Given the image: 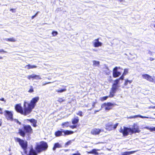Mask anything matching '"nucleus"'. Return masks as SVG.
I'll use <instances>...</instances> for the list:
<instances>
[{
    "mask_svg": "<svg viewBox=\"0 0 155 155\" xmlns=\"http://www.w3.org/2000/svg\"><path fill=\"white\" fill-rule=\"evenodd\" d=\"M41 78L40 77L39 75H35V79L36 80L41 79Z\"/></svg>",
    "mask_w": 155,
    "mask_h": 155,
    "instance_id": "c9c22d12",
    "label": "nucleus"
},
{
    "mask_svg": "<svg viewBox=\"0 0 155 155\" xmlns=\"http://www.w3.org/2000/svg\"><path fill=\"white\" fill-rule=\"evenodd\" d=\"M140 132V130L139 129L138 126L134 124L133 126V127L131 128V134H132L133 133H139Z\"/></svg>",
    "mask_w": 155,
    "mask_h": 155,
    "instance_id": "1a4fd4ad",
    "label": "nucleus"
},
{
    "mask_svg": "<svg viewBox=\"0 0 155 155\" xmlns=\"http://www.w3.org/2000/svg\"><path fill=\"white\" fill-rule=\"evenodd\" d=\"M115 92H113L112 91H110V94L109 95V97H112L114 96V94Z\"/></svg>",
    "mask_w": 155,
    "mask_h": 155,
    "instance_id": "72a5a7b5",
    "label": "nucleus"
},
{
    "mask_svg": "<svg viewBox=\"0 0 155 155\" xmlns=\"http://www.w3.org/2000/svg\"><path fill=\"white\" fill-rule=\"evenodd\" d=\"M70 127H71V128L72 129H74V128H76L77 125H72V126H70Z\"/></svg>",
    "mask_w": 155,
    "mask_h": 155,
    "instance_id": "de8ad7c7",
    "label": "nucleus"
},
{
    "mask_svg": "<svg viewBox=\"0 0 155 155\" xmlns=\"http://www.w3.org/2000/svg\"><path fill=\"white\" fill-rule=\"evenodd\" d=\"M50 83V82H48V83H46L44 84H43V85H46L47 84Z\"/></svg>",
    "mask_w": 155,
    "mask_h": 155,
    "instance_id": "bf43d9fd",
    "label": "nucleus"
},
{
    "mask_svg": "<svg viewBox=\"0 0 155 155\" xmlns=\"http://www.w3.org/2000/svg\"><path fill=\"white\" fill-rule=\"evenodd\" d=\"M0 101H4L5 102V100L4 98H2L0 99Z\"/></svg>",
    "mask_w": 155,
    "mask_h": 155,
    "instance_id": "6e6d98bb",
    "label": "nucleus"
},
{
    "mask_svg": "<svg viewBox=\"0 0 155 155\" xmlns=\"http://www.w3.org/2000/svg\"><path fill=\"white\" fill-rule=\"evenodd\" d=\"M106 129L108 130H113V123L109 122L107 123L105 125Z\"/></svg>",
    "mask_w": 155,
    "mask_h": 155,
    "instance_id": "ddd939ff",
    "label": "nucleus"
},
{
    "mask_svg": "<svg viewBox=\"0 0 155 155\" xmlns=\"http://www.w3.org/2000/svg\"><path fill=\"white\" fill-rule=\"evenodd\" d=\"M25 132L24 131L22 130L19 129V133L21 136L24 137L25 135Z\"/></svg>",
    "mask_w": 155,
    "mask_h": 155,
    "instance_id": "bb28decb",
    "label": "nucleus"
},
{
    "mask_svg": "<svg viewBox=\"0 0 155 155\" xmlns=\"http://www.w3.org/2000/svg\"><path fill=\"white\" fill-rule=\"evenodd\" d=\"M5 113L4 114L6 118L8 120L11 121L13 120V114L11 111H9L7 110H5Z\"/></svg>",
    "mask_w": 155,
    "mask_h": 155,
    "instance_id": "423d86ee",
    "label": "nucleus"
},
{
    "mask_svg": "<svg viewBox=\"0 0 155 155\" xmlns=\"http://www.w3.org/2000/svg\"><path fill=\"white\" fill-rule=\"evenodd\" d=\"M48 147L47 143L45 142H41L39 144H37L35 147V149L38 153L46 150Z\"/></svg>",
    "mask_w": 155,
    "mask_h": 155,
    "instance_id": "f03ea898",
    "label": "nucleus"
},
{
    "mask_svg": "<svg viewBox=\"0 0 155 155\" xmlns=\"http://www.w3.org/2000/svg\"><path fill=\"white\" fill-rule=\"evenodd\" d=\"M118 86L115 85L114 84H113L112 87L111 89V91L113 92H116L117 89L118 88Z\"/></svg>",
    "mask_w": 155,
    "mask_h": 155,
    "instance_id": "aec40b11",
    "label": "nucleus"
},
{
    "mask_svg": "<svg viewBox=\"0 0 155 155\" xmlns=\"http://www.w3.org/2000/svg\"><path fill=\"white\" fill-rule=\"evenodd\" d=\"M78 115L80 116H82V112L81 111H79L78 113H77Z\"/></svg>",
    "mask_w": 155,
    "mask_h": 155,
    "instance_id": "37998d69",
    "label": "nucleus"
},
{
    "mask_svg": "<svg viewBox=\"0 0 155 155\" xmlns=\"http://www.w3.org/2000/svg\"><path fill=\"white\" fill-rule=\"evenodd\" d=\"M69 123L68 122L63 123L62 124L63 128L67 127L69 126Z\"/></svg>",
    "mask_w": 155,
    "mask_h": 155,
    "instance_id": "b1692460",
    "label": "nucleus"
},
{
    "mask_svg": "<svg viewBox=\"0 0 155 155\" xmlns=\"http://www.w3.org/2000/svg\"><path fill=\"white\" fill-rule=\"evenodd\" d=\"M124 76L123 74L122 76H121L118 79H119V80H120V79L123 80L124 78Z\"/></svg>",
    "mask_w": 155,
    "mask_h": 155,
    "instance_id": "3c124183",
    "label": "nucleus"
},
{
    "mask_svg": "<svg viewBox=\"0 0 155 155\" xmlns=\"http://www.w3.org/2000/svg\"><path fill=\"white\" fill-rule=\"evenodd\" d=\"M149 53V54H151V52H150Z\"/></svg>",
    "mask_w": 155,
    "mask_h": 155,
    "instance_id": "69168bd1",
    "label": "nucleus"
},
{
    "mask_svg": "<svg viewBox=\"0 0 155 155\" xmlns=\"http://www.w3.org/2000/svg\"><path fill=\"white\" fill-rule=\"evenodd\" d=\"M37 153L32 147L30 151L29 155H37Z\"/></svg>",
    "mask_w": 155,
    "mask_h": 155,
    "instance_id": "dca6fc26",
    "label": "nucleus"
},
{
    "mask_svg": "<svg viewBox=\"0 0 155 155\" xmlns=\"http://www.w3.org/2000/svg\"><path fill=\"white\" fill-rule=\"evenodd\" d=\"M120 80L119 79H117L114 81V83L113 84H114L115 85L118 86L117 84L119 83Z\"/></svg>",
    "mask_w": 155,
    "mask_h": 155,
    "instance_id": "2f4dec72",
    "label": "nucleus"
},
{
    "mask_svg": "<svg viewBox=\"0 0 155 155\" xmlns=\"http://www.w3.org/2000/svg\"><path fill=\"white\" fill-rule=\"evenodd\" d=\"M5 40L7 41H9L11 42H15L16 40L15 39L13 38H6L4 39Z\"/></svg>",
    "mask_w": 155,
    "mask_h": 155,
    "instance_id": "393cba45",
    "label": "nucleus"
},
{
    "mask_svg": "<svg viewBox=\"0 0 155 155\" xmlns=\"http://www.w3.org/2000/svg\"><path fill=\"white\" fill-rule=\"evenodd\" d=\"M142 77L143 78L146 79L150 82H153L154 81L153 78L148 74H143L142 75Z\"/></svg>",
    "mask_w": 155,
    "mask_h": 155,
    "instance_id": "9b49d317",
    "label": "nucleus"
},
{
    "mask_svg": "<svg viewBox=\"0 0 155 155\" xmlns=\"http://www.w3.org/2000/svg\"><path fill=\"white\" fill-rule=\"evenodd\" d=\"M108 96L104 97H102L101 98V100L102 101L105 100L108 98Z\"/></svg>",
    "mask_w": 155,
    "mask_h": 155,
    "instance_id": "58836bf2",
    "label": "nucleus"
},
{
    "mask_svg": "<svg viewBox=\"0 0 155 155\" xmlns=\"http://www.w3.org/2000/svg\"><path fill=\"white\" fill-rule=\"evenodd\" d=\"M131 128L123 127H121L119 131L122 133L124 136H127L128 134H131Z\"/></svg>",
    "mask_w": 155,
    "mask_h": 155,
    "instance_id": "39448f33",
    "label": "nucleus"
},
{
    "mask_svg": "<svg viewBox=\"0 0 155 155\" xmlns=\"http://www.w3.org/2000/svg\"><path fill=\"white\" fill-rule=\"evenodd\" d=\"M100 110H95V113H96V112H98Z\"/></svg>",
    "mask_w": 155,
    "mask_h": 155,
    "instance_id": "052dcab7",
    "label": "nucleus"
},
{
    "mask_svg": "<svg viewBox=\"0 0 155 155\" xmlns=\"http://www.w3.org/2000/svg\"><path fill=\"white\" fill-rule=\"evenodd\" d=\"M79 120V119L78 117H75L74 119H72V123L73 124H77Z\"/></svg>",
    "mask_w": 155,
    "mask_h": 155,
    "instance_id": "a211bd4d",
    "label": "nucleus"
},
{
    "mask_svg": "<svg viewBox=\"0 0 155 155\" xmlns=\"http://www.w3.org/2000/svg\"><path fill=\"white\" fill-rule=\"evenodd\" d=\"M94 51H96V50H95V49H94Z\"/></svg>",
    "mask_w": 155,
    "mask_h": 155,
    "instance_id": "338daca9",
    "label": "nucleus"
},
{
    "mask_svg": "<svg viewBox=\"0 0 155 155\" xmlns=\"http://www.w3.org/2000/svg\"><path fill=\"white\" fill-rule=\"evenodd\" d=\"M66 91V89L65 88L63 89H60L59 88L58 89L56 90V91L58 93H61L64 92H65Z\"/></svg>",
    "mask_w": 155,
    "mask_h": 155,
    "instance_id": "a878e982",
    "label": "nucleus"
},
{
    "mask_svg": "<svg viewBox=\"0 0 155 155\" xmlns=\"http://www.w3.org/2000/svg\"><path fill=\"white\" fill-rule=\"evenodd\" d=\"M118 69V67H116L114 69L113 71V72H117V70Z\"/></svg>",
    "mask_w": 155,
    "mask_h": 155,
    "instance_id": "a18cd8bd",
    "label": "nucleus"
},
{
    "mask_svg": "<svg viewBox=\"0 0 155 155\" xmlns=\"http://www.w3.org/2000/svg\"><path fill=\"white\" fill-rule=\"evenodd\" d=\"M120 2H121L123 1V0H118Z\"/></svg>",
    "mask_w": 155,
    "mask_h": 155,
    "instance_id": "680f3d73",
    "label": "nucleus"
},
{
    "mask_svg": "<svg viewBox=\"0 0 155 155\" xmlns=\"http://www.w3.org/2000/svg\"><path fill=\"white\" fill-rule=\"evenodd\" d=\"M14 121L15 122H16L17 123L19 124L20 125L21 124V123L17 119H15L14 120Z\"/></svg>",
    "mask_w": 155,
    "mask_h": 155,
    "instance_id": "49530a36",
    "label": "nucleus"
},
{
    "mask_svg": "<svg viewBox=\"0 0 155 155\" xmlns=\"http://www.w3.org/2000/svg\"><path fill=\"white\" fill-rule=\"evenodd\" d=\"M28 65L29 66L30 69L35 68H37V66L35 65H30L29 64Z\"/></svg>",
    "mask_w": 155,
    "mask_h": 155,
    "instance_id": "a19ab883",
    "label": "nucleus"
},
{
    "mask_svg": "<svg viewBox=\"0 0 155 155\" xmlns=\"http://www.w3.org/2000/svg\"><path fill=\"white\" fill-rule=\"evenodd\" d=\"M138 117H140L142 118H151L150 117H146V116H143L140 115H136L135 116H132L130 117V118H136Z\"/></svg>",
    "mask_w": 155,
    "mask_h": 155,
    "instance_id": "2eb2a0df",
    "label": "nucleus"
},
{
    "mask_svg": "<svg viewBox=\"0 0 155 155\" xmlns=\"http://www.w3.org/2000/svg\"><path fill=\"white\" fill-rule=\"evenodd\" d=\"M0 114H3V112H2V109L0 107Z\"/></svg>",
    "mask_w": 155,
    "mask_h": 155,
    "instance_id": "5fc2aeb1",
    "label": "nucleus"
},
{
    "mask_svg": "<svg viewBox=\"0 0 155 155\" xmlns=\"http://www.w3.org/2000/svg\"><path fill=\"white\" fill-rule=\"evenodd\" d=\"M15 139L16 141L19 143L20 145L24 150L25 153H26V149L27 147V142L18 137L15 138Z\"/></svg>",
    "mask_w": 155,
    "mask_h": 155,
    "instance_id": "20e7f679",
    "label": "nucleus"
},
{
    "mask_svg": "<svg viewBox=\"0 0 155 155\" xmlns=\"http://www.w3.org/2000/svg\"><path fill=\"white\" fill-rule=\"evenodd\" d=\"M3 58L1 56H0V59H2Z\"/></svg>",
    "mask_w": 155,
    "mask_h": 155,
    "instance_id": "0e129e2a",
    "label": "nucleus"
},
{
    "mask_svg": "<svg viewBox=\"0 0 155 155\" xmlns=\"http://www.w3.org/2000/svg\"><path fill=\"white\" fill-rule=\"evenodd\" d=\"M62 132L64 133V135H69L74 133L73 131L68 130H63Z\"/></svg>",
    "mask_w": 155,
    "mask_h": 155,
    "instance_id": "f3484780",
    "label": "nucleus"
},
{
    "mask_svg": "<svg viewBox=\"0 0 155 155\" xmlns=\"http://www.w3.org/2000/svg\"><path fill=\"white\" fill-rule=\"evenodd\" d=\"M87 153H88L94 154L95 155H96L98 153L97 152L96 150L95 149H93L91 151L87 152Z\"/></svg>",
    "mask_w": 155,
    "mask_h": 155,
    "instance_id": "cd10ccee",
    "label": "nucleus"
},
{
    "mask_svg": "<svg viewBox=\"0 0 155 155\" xmlns=\"http://www.w3.org/2000/svg\"><path fill=\"white\" fill-rule=\"evenodd\" d=\"M34 91L33 87L32 86H30V88L28 91V92L30 93H32Z\"/></svg>",
    "mask_w": 155,
    "mask_h": 155,
    "instance_id": "4c0bfd02",
    "label": "nucleus"
},
{
    "mask_svg": "<svg viewBox=\"0 0 155 155\" xmlns=\"http://www.w3.org/2000/svg\"><path fill=\"white\" fill-rule=\"evenodd\" d=\"M135 151H127L122 153L121 155H129L134 153Z\"/></svg>",
    "mask_w": 155,
    "mask_h": 155,
    "instance_id": "412c9836",
    "label": "nucleus"
},
{
    "mask_svg": "<svg viewBox=\"0 0 155 155\" xmlns=\"http://www.w3.org/2000/svg\"><path fill=\"white\" fill-rule=\"evenodd\" d=\"M35 74H32L30 75H29L27 76V78L29 80L31 79V78H32L33 79H35Z\"/></svg>",
    "mask_w": 155,
    "mask_h": 155,
    "instance_id": "7c9ffc66",
    "label": "nucleus"
},
{
    "mask_svg": "<svg viewBox=\"0 0 155 155\" xmlns=\"http://www.w3.org/2000/svg\"><path fill=\"white\" fill-rule=\"evenodd\" d=\"M61 146L58 143H56L54 144V147L53 148L54 150H55L57 148H61Z\"/></svg>",
    "mask_w": 155,
    "mask_h": 155,
    "instance_id": "6ab92c4d",
    "label": "nucleus"
},
{
    "mask_svg": "<svg viewBox=\"0 0 155 155\" xmlns=\"http://www.w3.org/2000/svg\"><path fill=\"white\" fill-rule=\"evenodd\" d=\"M58 101L60 103H61L64 101V100L62 98H59Z\"/></svg>",
    "mask_w": 155,
    "mask_h": 155,
    "instance_id": "c03bdc74",
    "label": "nucleus"
},
{
    "mask_svg": "<svg viewBox=\"0 0 155 155\" xmlns=\"http://www.w3.org/2000/svg\"><path fill=\"white\" fill-rule=\"evenodd\" d=\"M154 114L155 115V114Z\"/></svg>",
    "mask_w": 155,
    "mask_h": 155,
    "instance_id": "774afa93",
    "label": "nucleus"
},
{
    "mask_svg": "<svg viewBox=\"0 0 155 155\" xmlns=\"http://www.w3.org/2000/svg\"><path fill=\"white\" fill-rule=\"evenodd\" d=\"M94 46L96 48L101 46L102 45V43L99 41V38L94 40L92 42Z\"/></svg>",
    "mask_w": 155,
    "mask_h": 155,
    "instance_id": "9d476101",
    "label": "nucleus"
},
{
    "mask_svg": "<svg viewBox=\"0 0 155 155\" xmlns=\"http://www.w3.org/2000/svg\"><path fill=\"white\" fill-rule=\"evenodd\" d=\"M52 34L53 36H55L58 35V32L57 31H54L52 32Z\"/></svg>",
    "mask_w": 155,
    "mask_h": 155,
    "instance_id": "f704fd0d",
    "label": "nucleus"
},
{
    "mask_svg": "<svg viewBox=\"0 0 155 155\" xmlns=\"http://www.w3.org/2000/svg\"><path fill=\"white\" fill-rule=\"evenodd\" d=\"M38 13V12H37V13H36V14L32 16V17H31V18L32 19H33L37 15Z\"/></svg>",
    "mask_w": 155,
    "mask_h": 155,
    "instance_id": "603ef678",
    "label": "nucleus"
},
{
    "mask_svg": "<svg viewBox=\"0 0 155 155\" xmlns=\"http://www.w3.org/2000/svg\"><path fill=\"white\" fill-rule=\"evenodd\" d=\"M96 103H97V102H93L92 105V108H93L95 107V105L96 104Z\"/></svg>",
    "mask_w": 155,
    "mask_h": 155,
    "instance_id": "09e8293b",
    "label": "nucleus"
},
{
    "mask_svg": "<svg viewBox=\"0 0 155 155\" xmlns=\"http://www.w3.org/2000/svg\"><path fill=\"white\" fill-rule=\"evenodd\" d=\"M26 104V102L25 101L24 104L23 110L21 104H16L15 106V110L18 112L25 115L29 114L30 113V111L29 110Z\"/></svg>",
    "mask_w": 155,
    "mask_h": 155,
    "instance_id": "f257e3e1",
    "label": "nucleus"
},
{
    "mask_svg": "<svg viewBox=\"0 0 155 155\" xmlns=\"http://www.w3.org/2000/svg\"><path fill=\"white\" fill-rule=\"evenodd\" d=\"M93 65L94 66H98L99 64H100V62L99 61H93Z\"/></svg>",
    "mask_w": 155,
    "mask_h": 155,
    "instance_id": "c756f323",
    "label": "nucleus"
},
{
    "mask_svg": "<svg viewBox=\"0 0 155 155\" xmlns=\"http://www.w3.org/2000/svg\"><path fill=\"white\" fill-rule=\"evenodd\" d=\"M39 100V97H37L33 98L31 101L30 104L26 102L27 105L29 110L30 111V113L32 111V109L34 107L36 103Z\"/></svg>",
    "mask_w": 155,
    "mask_h": 155,
    "instance_id": "7ed1b4c3",
    "label": "nucleus"
},
{
    "mask_svg": "<svg viewBox=\"0 0 155 155\" xmlns=\"http://www.w3.org/2000/svg\"><path fill=\"white\" fill-rule=\"evenodd\" d=\"M4 52V53L7 52L6 51H4L3 49H0V52Z\"/></svg>",
    "mask_w": 155,
    "mask_h": 155,
    "instance_id": "864d4df0",
    "label": "nucleus"
},
{
    "mask_svg": "<svg viewBox=\"0 0 155 155\" xmlns=\"http://www.w3.org/2000/svg\"><path fill=\"white\" fill-rule=\"evenodd\" d=\"M32 124L33 126L34 127H35L37 126V120L34 119H27Z\"/></svg>",
    "mask_w": 155,
    "mask_h": 155,
    "instance_id": "4468645a",
    "label": "nucleus"
},
{
    "mask_svg": "<svg viewBox=\"0 0 155 155\" xmlns=\"http://www.w3.org/2000/svg\"><path fill=\"white\" fill-rule=\"evenodd\" d=\"M145 128H146L147 129H149L151 131H155V127H150V128H149L148 127H145Z\"/></svg>",
    "mask_w": 155,
    "mask_h": 155,
    "instance_id": "e433bc0d",
    "label": "nucleus"
},
{
    "mask_svg": "<svg viewBox=\"0 0 155 155\" xmlns=\"http://www.w3.org/2000/svg\"><path fill=\"white\" fill-rule=\"evenodd\" d=\"M150 60L151 61H152L154 60V58H150Z\"/></svg>",
    "mask_w": 155,
    "mask_h": 155,
    "instance_id": "4d7b16f0",
    "label": "nucleus"
},
{
    "mask_svg": "<svg viewBox=\"0 0 155 155\" xmlns=\"http://www.w3.org/2000/svg\"><path fill=\"white\" fill-rule=\"evenodd\" d=\"M23 128L24 130L26 133L30 134L33 132L32 129L29 125H24Z\"/></svg>",
    "mask_w": 155,
    "mask_h": 155,
    "instance_id": "6e6552de",
    "label": "nucleus"
},
{
    "mask_svg": "<svg viewBox=\"0 0 155 155\" xmlns=\"http://www.w3.org/2000/svg\"><path fill=\"white\" fill-rule=\"evenodd\" d=\"M2 125V121L1 120H0V126H1Z\"/></svg>",
    "mask_w": 155,
    "mask_h": 155,
    "instance_id": "13d9d810",
    "label": "nucleus"
},
{
    "mask_svg": "<svg viewBox=\"0 0 155 155\" xmlns=\"http://www.w3.org/2000/svg\"><path fill=\"white\" fill-rule=\"evenodd\" d=\"M132 82V80H129L128 79H126L125 80L124 85L125 86H126L128 84H131Z\"/></svg>",
    "mask_w": 155,
    "mask_h": 155,
    "instance_id": "c85d7f7f",
    "label": "nucleus"
},
{
    "mask_svg": "<svg viewBox=\"0 0 155 155\" xmlns=\"http://www.w3.org/2000/svg\"><path fill=\"white\" fill-rule=\"evenodd\" d=\"M63 131H61L60 130H58L55 133V135L56 137H59L62 135V132H63Z\"/></svg>",
    "mask_w": 155,
    "mask_h": 155,
    "instance_id": "4be33fe9",
    "label": "nucleus"
},
{
    "mask_svg": "<svg viewBox=\"0 0 155 155\" xmlns=\"http://www.w3.org/2000/svg\"><path fill=\"white\" fill-rule=\"evenodd\" d=\"M25 68L27 69H30L28 64L26 65L25 66Z\"/></svg>",
    "mask_w": 155,
    "mask_h": 155,
    "instance_id": "8fccbe9b",
    "label": "nucleus"
},
{
    "mask_svg": "<svg viewBox=\"0 0 155 155\" xmlns=\"http://www.w3.org/2000/svg\"><path fill=\"white\" fill-rule=\"evenodd\" d=\"M128 69H125L124 70V72L123 73V75H126L128 73Z\"/></svg>",
    "mask_w": 155,
    "mask_h": 155,
    "instance_id": "473e14b6",
    "label": "nucleus"
},
{
    "mask_svg": "<svg viewBox=\"0 0 155 155\" xmlns=\"http://www.w3.org/2000/svg\"><path fill=\"white\" fill-rule=\"evenodd\" d=\"M118 125V123H117L114 125L113 124V130L116 129Z\"/></svg>",
    "mask_w": 155,
    "mask_h": 155,
    "instance_id": "ea45409f",
    "label": "nucleus"
},
{
    "mask_svg": "<svg viewBox=\"0 0 155 155\" xmlns=\"http://www.w3.org/2000/svg\"><path fill=\"white\" fill-rule=\"evenodd\" d=\"M101 132V130L99 129L94 128L91 130V134L94 135H96L99 134Z\"/></svg>",
    "mask_w": 155,
    "mask_h": 155,
    "instance_id": "f8f14e48",
    "label": "nucleus"
},
{
    "mask_svg": "<svg viewBox=\"0 0 155 155\" xmlns=\"http://www.w3.org/2000/svg\"><path fill=\"white\" fill-rule=\"evenodd\" d=\"M152 108H153V109H154V108H155V106H154L153 107H152Z\"/></svg>",
    "mask_w": 155,
    "mask_h": 155,
    "instance_id": "e2e57ef3",
    "label": "nucleus"
},
{
    "mask_svg": "<svg viewBox=\"0 0 155 155\" xmlns=\"http://www.w3.org/2000/svg\"><path fill=\"white\" fill-rule=\"evenodd\" d=\"M71 141L70 140L68 141V142H67L65 144V146H68V145H70L71 143Z\"/></svg>",
    "mask_w": 155,
    "mask_h": 155,
    "instance_id": "79ce46f5",
    "label": "nucleus"
},
{
    "mask_svg": "<svg viewBox=\"0 0 155 155\" xmlns=\"http://www.w3.org/2000/svg\"><path fill=\"white\" fill-rule=\"evenodd\" d=\"M113 76L114 78H117L121 74V73L120 72H113Z\"/></svg>",
    "mask_w": 155,
    "mask_h": 155,
    "instance_id": "5701e85b",
    "label": "nucleus"
},
{
    "mask_svg": "<svg viewBox=\"0 0 155 155\" xmlns=\"http://www.w3.org/2000/svg\"><path fill=\"white\" fill-rule=\"evenodd\" d=\"M114 104L110 102L104 103L101 105V108H104L106 110H109L111 109L112 107Z\"/></svg>",
    "mask_w": 155,
    "mask_h": 155,
    "instance_id": "0eeeda50",
    "label": "nucleus"
}]
</instances>
